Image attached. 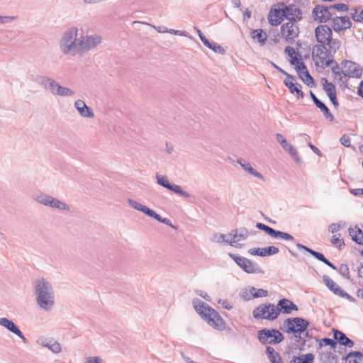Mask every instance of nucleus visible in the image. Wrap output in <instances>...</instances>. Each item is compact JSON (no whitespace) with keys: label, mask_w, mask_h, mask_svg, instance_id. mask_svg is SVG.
I'll use <instances>...</instances> for the list:
<instances>
[{"label":"nucleus","mask_w":363,"mask_h":363,"mask_svg":"<svg viewBox=\"0 0 363 363\" xmlns=\"http://www.w3.org/2000/svg\"><path fill=\"white\" fill-rule=\"evenodd\" d=\"M332 30L327 25H319L315 29V36L319 43L313 48L312 58L318 66L329 67L333 62L332 53H335L341 45L338 39L332 38Z\"/></svg>","instance_id":"nucleus-1"},{"label":"nucleus","mask_w":363,"mask_h":363,"mask_svg":"<svg viewBox=\"0 0 363 363\" xmlns=\"http://www.w3.org/2000/svg\"><path fill=\"white\" fill-rule=\"evenodd\" d=\"M192 305L201 318L213 328L223 330L225 328V322L218 313L208 304L199 298L192 300Z\"/></svg>","instance_id":"nucleus-2"},{"label":"nucleus","mask_w":363,"mask_h":363,"mask_svg":"<svg viewBox=\"0 0 363 363\" xmlns=\"http://www.w3.org/2000/svg\"><path fill=\"white\" fill-rule=\"evenodd\" d=\"M35 299L39 307L45 311H51L55 305V293L52 284L42 279L35 285Z\"/></svg>","instance_id":"nucleus-3"},{"label":"nucleus","mask_w":363,"mask_h":363,"mask_svg":"<svg viewBox=\"0 0 363 363\" xmlns=\"http://www.w3.org/2000/svg\"><path fill=\"white\" fill-rule=\"evenodd\" d=\"M79 29L75 26L62 33L59 41L61 52L65 55L75 56L78 54Z\"/></svg>","instance_id":"nucleus-4"},{"label":"nucleus","mask_w":363,"mask_h":363,"mask_svg":"<svg viewBox=\"0 0 363 363\" xmlns=\"http://www.w3.org/2000/svg\"><path fill=\"white\" fill-rule=\"evenodd\" d=\"M309 325V322L300 317L288 318L284 320L282 330L288 333H303Z\"/></svg>","instance_id":"nucleus-5"},{"label":"nucleus","mask_w":363,"mask_h":363,"mask_svg":"<svg viewBox=\"0 0 363 363\" xmlns=\"http://www.w3.org/2000/svg\"><path fill=\"white\" fill-rule=\"evenodd\" d=\"M102 43V38L98 34L81 35L79 37L78 54H84L94 50Z\"/></svg>","instance_id":"nucleus-6"},{"label":"nucleus","mask_w":363,"mask_h":363,"mask_svg":"<svg viewBox=\"0 0 363 363\" xmlns=\"http://www.w3.org/2000/svg\"><path fill=\"white\" fill-rule=\"evenodd\" d=\"M257 338L262 345H277L284 340V337L277 329L264 328L258 330Z\"/></svg>","instance_id":"nucleus-7"},{"label":"nucleus","mask_w":363,"mask_h":363,"mask_svg":"<svg viewBox=\"0 0 363 363\" xmlns=\"http://www.w3.org/2000/svg\"><path fill=\"white\" fill-rule=\"evenodd\" d=\"M33 199L38 203L61 211H70V206L59 199L43 193L35 194Z\"/></svg>","instance_id":"nucleus-8"},{"label":"nucleus","mask_w":363,"mask_h":363,"mask_svg":"<svg viewBox=\"0 0 363 363\" xmlns=\"http://www.w3.org/2000/svg\"><path fill=\"white\" fill-rule=\"evenodd\" d=\"M229 256L246 273L255 274L261 272V269L257 263L238 255L230 253Z\"/></svg>","instance_id":"nucleus-9"},{"label":"nucleus","mask_w":363,"mask_h":363,"mask_svg":"<svg viewBox=\"0 0 363 363\" xmlns=\"http://www.w3.org/2000/svg\"><path fill=\"white\" fill-rule=\"evenodd\" d=\"M255 319H266L274 320L276 319L275 305L273 303L262 304L255 308L252 311Z\"/></svg>","instance_id":"nucleus-10"},{"label":"nucleus","mask_w":363,"mask_h":363,"mask_svg":"<svg viewBox=\"0 0 363 363\" xmlns=\"http://www.w3.org/2000/svg\"><path fill=\"white\" fill-rule=\"evenodd\" d=\"M298 34L299 28L293 21H288L281 26V35L288 43H293Z\"/></svg>","instance_id":"nucleus-11"},{"label":"nucleus","mask_w":363,"mask_h":363,"mask_svg":"<svg viewBox=\"0 0 363 363\" xmlns=\"http://www.w3.org/2000/svg\"><path fill=\"white\" fill-rule=\"evenodd\" d=\"M312 14L314 20L319 23H326L329 20H333L335 16L332 9L324 5L315 6L313 9Z\"/></svg>","instance_id":"nucleus-12"},{"label":"nucleus","mask_w":363,"mask_h":363,"mask_svg":"<svg viewBox=\"0 0 363 363\" xmlns=\"http://www.w3.org/2000/svg\"><path fill=\"white\" fill-rule=\"evenodd\" d=\"M281 6L283 7V11L281 12L284 13V18L287 19L288 21H293L296 23L298 21L301 20L302 12L296 5H286L284 3H281Z\"/></svg>","instance_id":"nucleus-13"},{"label":"nucleus","mask_w":363,"mask_h":363,"mask_svg":"<svg viewBox=\"0 0 363 363\" xmlns=\"http://www.w3.org/2000/svg\"><path fill=\"white\" fill-rule=\"evenodd\" d=\"M156 179H157V183L159 185H160V186L167 189L168 190H170V191L174 192L175 194H177L183 197H185V198L190 197V194L187 191L183 190L180 186L169 183V182L168 181L166 176H162L159 174H157Z\"/></svg>","instance_id":"nucleus-14"},{"label":"nucleus","mask_w":363,"mask_h":363,"mask_svg":"<svg viewBox=\"0 0 363 363\" xmlns=\"http://www.w3.org/2000/svg\"><path fill=\"white\" fill-rule=\"evenodd\" d=\"M229 236L233 238H227L226 243L233 247H240V246L238 245V242L246 240L249 236V231L245 228H240L233 230Z\"/></svg>","instance_id":"nucleus-15"},{"label":"nucleus","mask_w":363,"mask_h":363,"mask_svg":"<svg viewBox=\"0 0 363 363\" xmlns=\"http://www.w3.org/2000/svg\"><path fill=\"white\" fill-rule=\"evenodd\" d=\"M0 325L6 328L9 332L18 337L24 343L28 342L27 338L19 329L18 326L12 320L7 318H0Z\"/></svg>","instance_id":"nucleus-16"},{"label":"nucleus","mask_w":363,"mask_h":363,"mask_svg":"<svg viewBox=\"0 0 363 363\" xmlns=\"http://www.w3.org/2000/svg\"><path fill=\"white\" fill-rule=\"evenodd\" d=\"M292 311H298V306L289 299H280L277 305L275 306L276 319L278 318L280 313L290 314Z\"/></svg>","instance_id":"nucleus-17"},{"label":"nucleus","mask_w":363,"mask_h":363,"mask_svg":"<svg viewBox=\"0 0 363 363\" xmlns=\"http://www.w3.org/2000/svg\"><path fill=\"white\" fill-rule=\"evenodd\" d=\"M343 74L349 77H360L362 74V69L359 65L350 60L342 62Z\"/></svg>","instance_id":"nucleus-18"},{"label":"nucleus","mask_w":363,"mask_h":363,"mask_svg":"<svg viewBox=\"0 0 363 363\" xmlns=\"http://www.w3.org/2000/svg\"><path fill=\"white\" fill-rule=\"evenodd\" d=\"M37 343L44 347L48 348L52 352L58 354L61 352L60 344L52 337L42 336L37 340Z\"/></svg>","instance_id":"nucleus-19"},{"label":"nucleus","mask_w":363,"mask_h":363,"mask_svg":"<svg viewBox=\"0 0 363 363\" xmlns=\"http://www.w3.org/2000/svg\"><path fill=\"white\" fill-rule=\"evenodd\" d=\"M276 139L281 144L282 148L288 152L297 163L301 162L296 149L289 144L281 134L277 133L276 135Z\"/></svg>","instance_id":"nucleus-20"},{"label":"nucleus","mask_w":363,"mask_h":363,"mask_svg":"<svg viewBox=\"0 0 363 363\" xmlns=\"http://www.w3.org/2000/svg\"><path fill=\"white\" fill-rule=\"evenodd\" d=\"M352 23L348 16H334L332 20V27L336 32L345 30L351 27Z\"/></svg>","instance_id":"nucleus-21"},{"label":"nucleus","mask_w":363,"mask_h":363,"mask_svg":"<svg viewBox=\"0 0 363 363\" xmlns=\"http://www.w3.org/2000/svg\"><path fill=\"white\" fill-rule=\"evenodd\" d=\"M74 106L82 117L87 118H92L94 117L93 110L86 106L83 100L77 99L75 101Z\"/></svg>","instance_id":"nucleus-22"},{"label":"nucleus","mask_w":363,"mask_h":363,"mask_svg":"<svg viewBox=\"0 0 363 363\" xmlns=\"http://www.w3.org/2000/svg\"><path fill=\"white\" fill-rule=\"evenodd\" d=\"M279 252L278 247L275 246H269L264 248H252L248 250L251 255L266 257L276 255Z\"/></svg>","instance_id":"nucleus-23"},{"label":"nucleus","mask_w":363,"mask_h":363,"mask_svg":"<svg viewBox=\"0 0 363 363\" xmlns=\"http://www.w3.org/2000/svg\"><path fill=\"white\" fill-rule=\"evenodd\" d=\"M282 11L283 7L281 6V4H279L278 8L274 9V11L271 10L268 16V20L272 26H277L284 20V16L281 12Z\"/></svg>","instance_id":"nucleus-24"},{"label":"nucleus","mask_w":363,"mask_h":363,"mask_svg":"<svg viewBox=\"0 0 363 363\" xmlns=\"http://www.w3.org/2000/svg\"><path fill=\"white\" fill-rule=\"evenodd\" d=\"M333 332L336 343L338 342L340 345L347 347H352L354 346V342L347 337L344 333L337 329H333Z\"/></svg>","instance_id":"nucleus-25"},{"label":"nucleus","mask_w":363,"mask_h":363,"mask_svg":"<svg viewBox=\"0 0 363 363\" xmlns=\"http://www.w3.org/2000/svg\"><path fill=\"white\" fill-rule=\"evenodd\" d=\"M237 162L240 164L242 168L249 174L254 176L262 181H264V177L262 174L256 171L250 164V163L246 162L245 160L239 159Z\"/></svg>","instance_id":"nucleus-26"},{"label":"nucleus","mask_w":363,"mask_h":363,"mask_svg":"<svg viewBox=\"0 0 363 363\" xmlns=\"http://www.w3.org/2000/svg\"><path fill=\"white\" fill-rule=\"evenodd\" d=\"M284 85L289 89L290 92L296 94L297 98L303 99L304 94L301 91V86L298 83H294L293 81L289 80L288 78L284 81Z\"/></svg>","instance_id":"nucleus-27"},{"label":"nucleus","mask_w":363,"mask_h":363,"mask_svg":"<svg viewBox=\"0 0 363 363\" xmlns=\"http://www.w3.org/2000/svg\"><path fill=\"white\" fill-rule=\"evenodd\" d=\"M127 202L132 208H133L134 209H135L137 211L143 212V213L148 216L149 217H151V216L154 211L153 210L137 202L136 201H135L133 199H128Z\"/></svg>","instance_id":"nucleus-28"},{"label":"nucleus","mask_w":363,"mask_h":363,"mask_svg":"<svg viewBox=\"0 0 363 363\" xmlns=\"http://www.w3.org/2000/svg\"><path fill=\"white\" fill-rule=\"evenodd\" d=\"M323 281L326 286L335 295L339 296L340 294L342 293V289H341L340 287L328 275L323 276Z\"/></svg>","instance_id":"nucleus-29"},{"label":"nucleus","mask_w":363,"mask_h":363,"mask_svg":"<svg viewBox=\"0 0 363 363\" xmlns=\"http://www.w3.org/2000/svg\"><path fill=\"white\" fill-rule=\"evenodd\" d=\"M265 353L271 363H283L280 354L272 347L267 346Z\"/></svg>","instance_id":"nucleus-30"},{"label":"nucleus","mask_w":363,"mask_h":363,"mask_svg":"<svg viewBox=\"0 0 363 363\" xmlns=\"http://www.w3.org/2000/svg\"><path fill=\"white\" fill-rule=\"evenodd\" d=\"M348 231L353 241L359 245H363V231L360 228H350Z\"/></svg>","instance_id":"nucleus-31"},{"label":"nucleus","mask_w":363,"mask_h":363,"mask_svg":"<svg viewBox=\"0 0 363 363\" xmlns=\"http://www.w3.org/2000/svg\"><path fill=\"white\" fill-rule=\"evenodd\" d=\"M314 355L312 353H307L298 357H294L289 363H313Z\"/></svg>","instance_id":"nucleus-32"},{"label":"nucleus","mask_w":363,"mask_h":363,"mask_svg":"<svg viewBox=\"0 0 363 363\" xmlns=\"http://www.w3.org/2000/svg\"><path fill=\"white\" fill-rule=\"evenodd\" d=\"M251 36L253 39H257L261 45H264L267 39V35L262 29L253 30Z\"/></svg>","instance_id":"nucleus-33"},{"label":"nucleus","mask_w":363,"mask_h":363,"mask_svg":"<svg viewBox=\"0 0 363 363\" xmlns=\"http://www.w3.org/2000/svg\"><path fill=\"white\" fill-rule=\"evenodd\" d=\"M322 84L323 89L328 97L337 94L335 86L332 82H329L327 79L323 78Z\"/></svg>","instance_id":"nucleus-34"},{"label":"nucleus","mask_w":363,"mask_h":363,"mask_svg":"<svg viewBox=\"0 0 363 363\" xmlns=\"http://www.w3.org/2000/svg\"><path fill=\"white\" fill-rule=\"evenodd\" d=\"M203 43L206 47L211 49L216 53L221 54V55L225 53V49L222 46H220V45H218L214 42L209 41L207 38L205 40H203Z\"/></svg>","instance_id":"nucleus-35"},{"label":"nucleus","mask_w":363,"mask_h":363,"mask_svg":"<svg viewBox=\"0 0 363 363\" xmlns=\"http://www.w3.org/2000/svg\"><path fill=\"white\" fill-rule=\"evenodd\" d=\"M272 238H276V239H281L284 240H291L293 241L294 240V237L290 235L289 233L276 230L274 229L273 233L271 235Z\"/></svg>","instance_id":"nucleus-36"},{"label":"nucleus","mask_w":363,"mask_h":363,"mask_svg":"<svg viewBox=\"0 0 363 363\" xmlns=\"http://www.w3.org/2000/svg\"><path fill=\"white\" fill-rule=\"evenodd\" d=\"M315 341L318 342V348L320 349L323 346H330L332 348L335 349L336 347L337 343L336 341L330 338L324 337L323 339H315Z\"/></svg>","instance_id":"nucleus-37"},{"label":"nucleus","mask_w":363,"mask_h":363,"mask_svg":"<svg viewBox=\"0 0 363 363\" xmlns=\"http://www.w3.org/2000/svg\"><path fill=\"white\" fill-rule=\"evenodd\" d=\"M298 76L308 86L313 87L315 85L314 79L308 70L303 71L302 74H298Z\"/></svg>","instance_id":"nucleus-38"},{"label":"nucleus","mask_w":363,"mask_h":363,"mask_svg":"<svg viewBox=\"0 0 363 363\" xmlns=\"http://www.w3.org/2000/svg\"><path fill=\"white\" fill-rule=\"evenodd\" d=\"M316 106L323 113L324 116L330 121H333L334 116L331 113L330 109L327 106L321 101L316 105Z\"/></svg>","instance_id":"nucleus-39"},{"label":"nucleus","mask_w":363,"mask_h":363,"mask_svg":"<svg viewBox=\"0 0 363 363\" xmlns=\"http://www.w3.org/2000/svg\"><path fill=\"white\" fill-rule=\"evenodd\" d=\"M75 95V91L72 89L60 85L58 91L57 92L56 96H64V97H71Z\"/></svg>","instance_id":"nucleus-40"},{"label":"nucleus","mask_w":363,"mask_h":363,"mask_svg":"<svg viewBox=\"0 0 363 363\" xmlns=\"http://www.w3.org/2000/svg\"><path fill=\"white\" fill-rule=\"evenodd\" d=\"M60 84L55 81L53 79L50 78L45 89L48 90L52 94L55 95L59 90Z\"/></svg>","instance_id":"nucleus-41"},{"label":"nucleus","mask_w":363,"mask_h":363,"mask_svg":"<svg viewBox=\"0 0 363 363\" xmlns=\"http://www.w3.org/2000/svg\"><path fill=\"white\" fill-rule=\"evenodd\" d=\"M354 357L353 360H350V363H363V354L358 351L350 352L347 358Z\"/></svg>","instance_id":"nucleus-42"},{"label":"nucleus","mask_w":363,"mask_h":363,"mask_svg":"<svg viewBox=\"0 0 363 363\" xmlns=\"http://www.w3.org/2000/svg\"><path fill=\"white\" fill-rule=\"evenodd\" d=\"M250 293L252 294V298L266 297L268 295V291L262 289H256L253 286L250 288Z\"/></svg>","instance_id":"nucleus-43"},{"label":"nucleus","mask_w":363,"mask_h":363,"mask_svg":"<svg viewBox=\"0 0 363 363\" xmlns=\"http://www.w3.org/2000/svg\"><path fill=\"white\" fill-rule=\"evenodd\" d=\"M285 52L287 53L291 57L290 62L291 65H296V62H297L298 57L300 55L298 52H296L294 49L290 46H287L285 48Z\"/></svg>","instance_id":"nucleus-44"},{"label":"nucleus","mask_w":363,"mask_h":363,"mask_svg":"<svg viewBox=\"0 0 363 363\" xmlns=\"http://www.w3.org/2000/svg\"><path fill=\"white\" fill-rule=\"evenodd\" d=\"M150 218H153L156 220L164 223L173 228H175V227L172 225L171 220L169 218H162L159 214H157L155 211H153L152 216Z\"/></svg>","instance_id":"nucleus-45"},{"label":"nucleus","mask_w":363,"mask_h":363,"mask_svg":"<svg viewBox=\"0 0 363 363\" xmlns=\"http://www.w3.org/2000/svg\"><path fill=\"white\" fill-rule=\"evenodd\" d=\"M50 79V77L43 75H38L35 77V82L38 83L39 85L42 86L44 89H45Z\"/></svg>","instance_id":"nucleus-46"},{"label":"nucleus","mask_w":363,"mask_h":363,"mask_svg":"<svg viewBox=\"0 0 363 363\" xmlns=\"http://www.w3.org/2000/svg\"><path fill=\"white\" fill-rule=\"evenodd\" d=\"M341 235H335L333 236L331 239V242L334 245L337 246L340 249H341L342 247L345 246V242L344 240L340 238Z\"/></svg>","instance_id":"nucleus-47"},{"label":"nucleus","mask_w":363,"mask_h":363,"mask_svg":"<svg viewBox=\"0 0 363 363\" xmlns=\"http://www.w3.org/2000/svg\"><path fill=\"white\" fill-rule=\"evenodd\" d=\"M316 259L318 260L323 262L324 264H325L327 266L332 268L333 269H334V270L337 269L336 267L331 262H330L327 258H325V257L323 255V254L319 252V254L317 255Z\"/></svg>","instance_id":"nucleus-48"},{"label":"nucleus","mask_w":363,"mask_h":363,"mask_svg":"<svg viewBox=\"0 0 363 363\" xmlns=\"http://www.w3.org/2000/svg\"><path fill=\"white\" fill-rule=\"evenodd\" d=\"M329 9H332V11L333 12L334 10L341 11H347L349 10L348 5L345 4H336L334 5L329 6Z\"/></svg>","instance_id":"nucleus-49"},{"label":"nucleus","mask_w":363,"mask_h":363,"mask_svg":"<svg viewBox=\"0 0 363 363\" xmlns=\"http://www.w3.org/2000/svg\"><path fill=\"white\" fill-rule=\"evenodd\" d=\"M256 227L261 230L264 231L267 234H268L269 236L272 235L274 229L264 223H257L256 224Z\"/></svg>","instance_id":"nucleus-50"},{"label":"nucleus","mask_w":363,"mask_h":363,"mask_svg":"<svg viewBox=\"0 0 363 363\" xmlns=\"http://www.w3.org/2000/svg\"><path fill=\"white\" fill-rule=\"evenodd\" d=\"M296 247H297V248L298 250H303L308 252L312 256H313L315 258H316L317 257V255L319 254L318 252H316V251H315V250H312V249H311V248H309V247H306V246H305V245H302L301 243H297L296 244Z\"/></svg>","instance_id":"nucleus-51"},{"label":"nucleus","mask_w":363,"mask_h":363,"mask_svg":"<svg viewBox=\"0 0 363 363\" xmlns=\"http://www.w3.org/2000/svg\"><path fill=\"white\" fill-rule=\"evenodd\" d=\"M296 247H297V248L298 250H303L308 252L312 256H313L315 258H316L317 257V255L319 254L318 252H316V251H315V250H312V249H311V248H309V247H306V246H305V245H302L301 243H297L296 244Z\"/></svg>","instance_id":"nucleus-52"},{"label":"nucleus","mask_w":363,"mask_h":363,"mask_svg":"<svg viewBox=\"0 0 363 363\" xmlns=\"http://www.w3.org/2000/svg\"><path fill=\"white\" fill-rule=\"evenodd\" d=\"M330 65H333L332 67H331V70H332V72L335 75V76H340L341 74H343V68L341 69L339 66V65L337 63V62H335V60H333V62L331 63Z\"/></svg>","instance_id":"nucleus-53"},{"label":"nucleus","mask_w":363,"mask_h":363,"mask_svg":"<svg viewBox=\"0 0 363 363\" xmlns=\"http://www.w3.org/2000/svg\"><path fill=\"white\" fill-rule=\"evenodd\" d=\"M330 358L334 360L335 357L332 355L331 352L322 353L320 354V361L323 363H332Z\"/></svg>","instance_id":"nucleus-54"},{"label":"nucleus","mask_w":363,"mask_h":363,"mask_svg":"<svg viewBox=\"0 0 363 363\" xmlns=\"http://www.w3.org/2000/svg\"><path fill=\"white\" fill-rule=\"evenodd\" d=\"M225 235L224 234H222V233H215L213 235V237L212 238V241L213 242H225L226 243V240L225 238Z\"/></svg>","instance_id":"nucleus-55"},{"label":"nucleus","mask_w":363,"mask_h":363,"mask_svg":"<svg viewBox=\"0 0 363 363\" xmlns=\"http://www.w3.org/2000/svg\"><path fill=\"white\" fill-rule=\"evenodd\" d=\"M296 69L298 74H302L303 71L308 70L306 65L303 62L299 61V58L296 62Z\"/></svg>","instance_id":"nucleus-56"},{"label":"nucleus","mask_w":363,"mask_h":363,"mask_svg":"<svg viewBox=\"0 0 363 363\" xmlns=\"http://www.w3.org/2000/svg\"><path fill=\"white\" fill-rule=\"evenodd\" d=\"M16 19V16H0V24L9 23Z\"/></svg>","instance_id":"nucleus-57"},{"label":"nucleus","mask_w":363,"mask_h":363,"mask_svg":"<svg viewBox=\"0 0 363 363\" xmlns=\"http://www.w3.org/2000/svg\"><path fill=\"white\" fill-rule=\"evenodd\" d=\"M271 64L276 69H277L279 72H281V74H284L288 79H291L292 80H294L295 79V77L287 73L286 71H284L283 69H281V67H279L278 65H277L276 64H274L273 62H271Z\"/></svg>","instance_id":"nucleus-58"},{"label":"nucleus","mask_w":363,"mask_h":363,"mask_svg":"<svg viewBox=\"0 0 363 363\" xmlns=\"http://www.w3.org/2000/svg\"><path fill=\"white\" fill-rule=\"evenodd\" d=\"M351 15L354 21L360 22L363 20V11L358 12V11L355 9L354 12L351 13Z\"/></svg>","instance_id":"nucleus-59"},{"label":"nucleus","mask_w":363,"mask_h":363,"mask_svg":"<svg viewBox=\"0 0 363 363\" xmlns=\"http://www.w3.org/2000/svg\"><path fill=\"white\" fill-rule=\"evenodd\" d=\"M341 144L345 147H349L351 146L350 138L348 135H343L340 140Z\"/></svg>","instance_id":"nucleus-60"},{"label":"nucleus","mask_w":363,"mask_h":363,"mask_svg":"<svg viewBox=\"0 0 363 363\" xmlns=\"http://www.w3.org/2000/svg\"><path fill=\"white\" fill-rule=\"evenodd\" d=\"M340 273L345 277V278H349L350 277V271L347 265L346 264H341L340 267Z\"/></svg>","instance_id":"nucleus-61"},{"label":"nucleus","mask_w":363,"mask_h":363,"mask_svg":"<svg viewBox=\"0 0 363 363\" xmlns=\"http://www.w3.org/2000/svg\"><path fill=\"white\" fill-rule=\"evenodd\" d=\"M341 228L340 223H332L329 225V231L332 233L338 231Z\"/></svg>","instance_id":"nucleus-62"},{"label":"nucleus","mask_w":363,"mask_h":363,"mask_svg":"<svg viewBox=\"0 0 363 363\" xmlns=\"http://www.w3.org/2000/svg\"><path fill=\"white\" fill-rule=\"evenodd\" d=\"M85 363H101V359L99 357H87Z\"/></svg>","instance_id":"nucleus-63"},{"label":"nucleus","mask_w":363,"mask_h":363,"mask_svg":"<svg viewBox=\"0 0 363 363\" xmlns=\"http://www.w3.org/2000/svg\"><path fill=\"white\" fill-rule=\"evenodd\" d=\"M240 296L246 301L250 300L252 298V294L250 293V289L248 291H245L240 294Z\"/></svg>","instance_id":"nucleus-64"}]
</instances>
